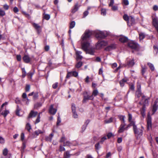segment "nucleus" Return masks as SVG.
Segmentation results:
<instances>
[{
  "instance_id": "23",
  "label": "nucleus",
  "mask_w": 158,
  "mask_h": 158,
  "mask_svg": "<svg viewBox=\"0 0 158 158\" xmlns=\"http://www.w3.org/2000/svg\"><path fill=\"white\" fill-rule=\"evenodd\" d=\"M71 154H70L69 152L68 151H66L64 152L63 155V158H69L70 157ZM59 158H62L60 157Z\"/></svg>"
},
{
  "instance_id": "40",
  "label": "nucleus",
  "mask_w": 158,
  "mask_h": 158,
  "mask_svg": "<svg viewBox=\"0 0 158 158\" xmlns=\"http://www.w3.org/2000/svg\"><path fill=\"white\" fill-rule=\"evenodd\" d=\"M145 35L143 33L139 34V37L140 40H142L145 37Z\"/></svg>"
},
{
  "instance_id": "48",
  "label": "nucleus",
  "mask_w": 158,
  "mask_h": 158,
  "mask_svg": "<svg viewBox=\"0 0 158 158\" xmlns=\"http://www.w3.org/2000/svg\"><path fill=\"white\" fill-rule=\"evenodd\" d=\"M33 98L34 99H36L37 98L38 96V92L34 93L33 95Z\"/></svg>"
},
{
  "instance_id": "38",
  "label": "nucleus",
  "mask_w": 158,
  "mask_h": 158,
  "mask_svg": "<svg viewBox=\"0 0 158 158\" xmlns=\"http://www.w3.org/2000/svg\"><path fill=\"white\" fill-rule=\"evenodd\" d=\"M26 128L28 131H29L31 129V126L29 123H27V124L26 126Z\"/></svg>"
},
{
  "instance_id": "17",
  "label": "nucleus",
  "mask_w": 158,
  "mask_h": 158,
  "mask_svg": "<svg viewBox=\"0 0 158 158\" xmlns=\"http://www.w3.org/2000/svg\"><path fill=\"white\" fill-rule=\"evenodd\" d=\"M32 25L37 30L38 33H40L41 31L40 27L38 24L33 23Z\"/></svg>"
},
{
  "instance_id": "47",
  "label": "nucleus",
  "mask_w": 158,
  "mask_h": 158,
  "mask_svg": "<svg viewBox=\"0 0 158 158\" xmlns=\"http://www.w3.org/2000/svg\"><path fill=\"white\" fill-rule=\"evenodd\" d=\"M72 112H74L76 111V107L74 104H72Z\"/></svg>"
},
{
  "instance_id": "31",
  "label": "nucleus",
  "mask_w": 158,
  "mask_h": 158,
  "mask_svg": "<svg viewBox=\"0 0 158 158\" xmlns=\"http://www.w3.org/2000/svg\"><path fill=\"white\" fill-rule=\"evenodd\" d=\"M75 22L74 21H72L70 23L69 27L70 29H72L75 27Z\"/></svg>"
},
{
  "instance_id": "25",
  "label": "nucleus",
  "mask_w": 158,
  "mask_h": 158,
  "mask_svg": "<svg viewBox=\"0 0 158 158\" xmlns=\"http://www.w3.org/2000/svg\"><path fill=\"white\" fill-rule=\"evenodd\" d=\"M158 108V106L156 105V103H155L153 106V108L152 111L153 113L152 114H153L156 112Z\"/></svg>"
},
{
  "instance_id": "46",
  "label": "nucleus",
  "mask_w": 158,
  "mask_h": 158,
  "mask_svg": "<svg viewBox=\"0 0 158 158\" xmlns=\"http://www.w3.org/2000/svg\"><path fill=\"white\" fill-rule=\"evenodd\" d=\"M142 74L143 75L144 73H145L146 69H147V67L146 66H144L143 67H142Z\"/></svg>"
},
{
  "instance_id": "11",
  "label": "nucleus",
  "mask_w": 158,
  "mask_h": 158,
  "mask_svg": "<svg viewBox=\"0 0 158 158\" xmlns=\"http://www.w3.org/2000/svg\"><path fill=\"white\" fill-rule=\"evenodd\" d=\"M74 50L76 51V54L77 60L81 59L82 58V56L81 55L82 52L81 51L77 50L76 49L74 48Z\"/></svg>"
},
{
  "instance_id": "55",
  "label": "nucleus",
  "mask_w": 158,
  "mask_h": 158,
  "mask_svg": "<svg viewBox=\"0 0 158 158\" xmlns=\"http://www.w3.org/2000/svg\"><path fill=\"white\" fill-rule=\"evenodd\" d=\"M114 3V0H110V2L109 4V6H112Z\"/></svg>"
},
{
  "instance_id": "2",
  "label": "nucleus",
  "mask_w": 158,
  "mask_h": 158,
  "mask_svg": "<svg viewBox=\"0 0 158 158\" xmlns=\"http://www.w3.org/2000/svg\"><path fill=\"white\" fill-rule=\"evenodd\" d=\"M7 104V102H5L2 105L0 109V114L4 117H6L9 113V110L6 109V106Z\"/></svg>"
},
{
  "instance_id": "58",
  "label": "nucleus",
  "mask_w": 158,
  "mask_h": 158,
  "mask_svg": "<svg viewBox=\"0 0 158 158\" xmlns=\"http://www.w3.org/2000/svg\"><path fill=\"white\" fill-rule=\"evenodd\" d=\"M73 116L75 118H77L78 117V115L76 112H73Z\"/></svg>"
},
{
  "instance_id": "1",
  "label": "nucleus",
  "mask_w": 158,
  "mask_h": 158,
  "mask_svg": "<svg viewBox=\"0 0 158 158\" xmlns=\"http://www.w3.org/2000/svg\"><path fill=\"white\" fill-rule=\"evenodd\" d=\"M92 34V32L88 30L85 31L81 37V47L82 49L87 53L93 55L94 52V49L91 46L88 40Z\"/></svg>"
},
{
  "instance_id": "37",
  "label": "nucleus",
  "mask_w": 158,
  "mask_h": 158,
  "mask_svg": "<svg viewBox=\"0 0 158 158\" xmlns=\"http://www.w3.org/2000/svg\"><path fill=\"white\" fill-rule=\"evenodd\" d=\"M72 145V143L69 141H66V142H64V146H71Z\"/></svg>"
},
{
  "instance_id": "61",
  "label": "nucleus",
  "mask_w": 158,
  "mask_h": 158,
  "mask_svg": "<svg viewBox=\"0 0 158 158\" xmlns=\"http://www.w3.org/2000/svg\"><path fill=\"white\" fill-rule=\"evenodd\" d=\"M21 56L19 55L17 56V59L18 61H20L21 60Z\"/></svg>"
},
{
  "instance_id": "44",
  "label": "nucleus",
  "mask_w": 158,
  "mask_h": 158,
  "mask_svg": "<svg viewBox=\"0 0 158 158\" xmlns=\"http://www.w3.org/2000/svg\"><path fill=\"white\" fill-rule=\"evenodd\" d=\"M8 152V151L6 148H5L3 151V154L5 156H6L7 155Z\"/></svg>"
},
{
  "instance_id": "3",
  "label": "nucleus",
  "mask_w": 158,
  "mask_h": 158,
  "mask_svg": "<svg viewBox=\"0 0 158 158\" xmlns=\"http://www.w3.org/2000/svg\"><path fill=\"white\" fill-rule=\"evenodd\" d=\"M128 46L132 49L138 51L139 50V45L133 41H131L128 43Z\"/></svg>"
},
{
  "instance_id": "4",
  "label": "nucleus",
  "mask_w": 158,
  "mask_h": 158,
  "mask_svg": "<svg viewBox=\"0 0 158 158\" xmlns=\"http://www.w3.org/2000/svg\"><path fill=\"white\" fill-rule=\"evenodd\" d=\"M133 129L136 136L142 135L143 133L142 129L137 128L136 126L134 123L133 124Z\"/></svg>"
},
{
  "instance_id": "45",
  "label": "nucleus",
  "mask_w": 158,
  "mask_h": 158,
  "mask_svg": "<svg viewBox=\"0 0 158 158\" xmlns=\"http://www.w3.org/2000/svg\"><path fill=\"white\" fill-rule=\"evenodd\" d=\"M5 15V12L2 10V9L0 8V16H3Z\"/></svg>"
},
{
  "instance_id": "42",
  "label": "nucleus",
  "mask_w": 158,
  "mask_h": 158,
  "mask_svg": "<svg viewBox=\"0 0 158 158\" xmlns=\"http://www.w3.org/2000/svg\"><path fill=\"white\" fill-rule=\"evenodd\" d=\"M98 93V91L97 89H95L93 90L92 95L96 96Z\"/></svg>"
},
{
  "instance_id": "59",
  "label": "nucleus",
  "mask_w": 158,
  "mask_h": 158,
  "mask_svg": "<svg viewBox=\"0 0 158 158\" xmlns=\"http://www.w3.org/2000/svg\"><path fill=\"white\" fill-rule=\"evenodd\" d=\"M9 6L6 4H5L3 5V8L5 10H8L9 9Z\"/></svg>"
},
{
  "instance_id": "29",
  "label": "nucleus",
  "mask_w": 158,
  "mask_h": 158,
  "mask_svg": "<svg viewBox=\"0 0 158 158\" xmlns=\"http://www.w3.org/2000/svg\"><path fill=\"white\" fill-rule=\"evenodd\" d=\"M123 18L125 21L127 22V23L128 22L129 20V18L127 15L124 14L123 16Z\"/></svg>"
},
{
  "instance_id": "16",
  "label": "nucleus",
  "mask_w": 158,
  "mask_h": 158,
  "mask_svg": "<svg viewBox=\"0 0 158 158\" xmlns=\"http://www.w3.org/2000/svg\"><path fill=\"white\" fill-rule=\"evenodd\" d=\"M142 102L144 106H147L148 104V99H145V97L143 96H142Z\"/></svg>"
},
{
  "instance_id": "14",
  "label": "nucleus",
  "mask_w": 158,
  "mask_h": 158,
  "mask_svg": "<svg viewBox=\"0 0 158 158\" xmlns=\"http://www.w3.org/2000/svg\"><path fill=\"white\" fill-rule=\"evenodd\" d=\"M22 97L24 99L23 101H26V104L27 105H28L29 103L30 100L28 98H27L26 94L25 93H23L22 95Z\"/></svg>"
},
{
  "instance_id": "12",
  "label": "nucleus",
  "mask_w": 158,
  "mask_h": 158,
  "mask_svg": "<svg viewBox=\"0 0 158 158\" xmlns=\"http://www.w3.org/2000/svg\"><path fill=\"white\" fill-rule=\"evenodd\" d=\"M135 96L136 98H139L142 96V93L141 91V86L140 85H139V87L138 88V89L136 92Z\"/></svg>"
},
{
  "instance_id": "20",
  "label": "nucleus",
  "mask_w": 158,
  "mask_h": 158,
  "mask_svg": "<svg viewBox=\"0 0 158 158\" xmlns=\"http://www.w3.org/2000/svg\"><path fill=\"white\" fill-rule=\"evenodd\" d=\"M37 112L31 111L30 113L28 118H30L34 117L37 115Z\"/></svg>"
},
{
  "instance_id": "53",
  "label": "nucleus",
  "mask_w": 158,
  "mask_h": 158,
  "mask_svg": "<svg viewBox=\"0 0 158 158\" xmlns=\"http://www.w3.org/2000/svg\"><path fill=\"white\" fill-rule=\"evenodd\" d=\"M72 76V73L71 72H69L67 74L66 76V77L67 78H69V77H70Z\"/></svg>"
},
{
  "instance_id": "9",
  "label": "nucleus",
  "mask_w": 158,
  "mask_h": 158,
  "mask_svg": "<svg viewBox=\"0 0 158 158\" xmlns=\"http://www.w3.org/2000/svg\"><path fill=\"white\" fill-rule=\"evenodd\" d=\"M57 110L56 109L54 108L53 105H51L49 108V112L51 114L54 115L56 113Z\"/></svg>"
},
{
  "instance_id": "24",
  "label": "nucleus",
  "mask_w": 158,
  "mask_h": 158,
  "mask_svg": "<svg viewBox=\"0 0 158 158\" xmlns=\"http://www.w3.org/2000/svg\"><path fill=\"white\" fill-rule=\"evenodd\" d=\"M54 134L53 133H51L49 136L46 137V139L47 141H51L52 139Z\"/></svg>"
},
{
  "instance_id": "50",
  "label": "nucleus",
  "mask_w": 158,
  "mask_h": 158,
  "mask_svg": "<svg viewBox=\"0 0 158 158\" xmlns=\"http://www.w3.org/2000/svg\"><path fill=\"white\" fill-rule=\"evenodd\" d=\"M61 122V119L60 117H58L57 118V122L56 123V124L57 126H58L60 125V123Z\"/></svg>"
},
{
  "instance_id": "34",
  "label": "nucleus",
  "mask_w": 158,
  "mask_h": 158,
  "mask_svg": "<svg viewBox=\"0 0 158 158\" xmlns=\"http://www.w3.org/2000/svg\"><path fill=\"white\" fill-rule=\"evenodd\" d=\"M21 109L19 108L18 107H17L16 111V115L19 116H21L22 115V114H19V112L20 111Z\"/></svg>"
},
{
  "instance_id": "26",
  "label": "nucleus",
  "mask_w": 158,
  "mask_h": 158,
  "mask_svg": "<svg viewBox=\"0 0 158 158\" xmlns=\"http://www.w3.org/2000/svg\"><path fill=\"white\" fill-rule=\"evenodd\" d=\"M127 79L124 78L120 81L119 83L121 87L124 86V83L127 81Z\"/></svg>"
},
{
  "instance_id": "5",
  "label": "nucleus",
  "mask_w": 158,
  "mask_h": 158,
  "mask_svg": "<svg viewBox=\"0 0 158 158\" xmlns=\"http://www.w3.org/2000/svg\"><path fill=\"white\" fill-rule=\"evenodd\" d=\"M107 44V43L104 41H99L96 44V49H99L102 48L105 46Z\"/></svg>"
},
{
  "instance_id": "32",
  "label": "nucleus",
  "mask_w": 158,
  "mask_h": 158,
  "mask_svg": "<svg viewBox=\"0 0 158 158\" xmlns=\"http://www.w3.org/2000/svg\"><path fill=\"white\" fill-rule=\"evenodd\" d=\"M82 65V62L81 61H80L78 62L76 64L75 66L77 68H79L81 67Z\"/></svg>"
},
{
  "instance_id": "49",
  "label": "nucleus",
  "mask_w": 158,
  "mask_h": 158,
  "mask_svg": "<svg viewBox=\"0 0 158 158\" xmlns=\"http://www.w3.org/2000/svg\"><path fill=\"white\" fill-rule=\"evenodd\" d=\"M30 89V86L29 85H27L26 86L25 90L26 92H28L29 91Z\"/></svg>"
},
{
  "instance_id": "18",
  "label": "nucleus",
  "mask_w": 158,
  "mask_h": 158,
  "mask_svg": "<svg viewBox=\"0 0 158 158\" xmlns=\"http://www.w3.org/2000/svg\"><path fill=\"white\" fill-rule=\"evenodd\" d=\"M80 6L79 5L78 3H76L73 8L72 10V12L73 13H75L78 10Z\"/></svg>"
},
{
  "instance_id": "22",
  "label": "nucleus",
  "mask_w": 158,
  "mask_h": 158,
  "mask_svg": "<svg viewBox=\"0 0 158 158\" xmlns=\"http://www.w3.org/2000/svg\"><path fill=\"white\" fill-rule=\"evenodd\" d=\"M153 24L156 28L158 27V20L157 18H154L153 19Z\"/></svg>"
},
{
  "instance_id": "21",
  "label": "nucleus",
  "mask_w": 158,
  "mask_h": 158,
  "mask_svg": "<svg viewBox=\"0 0 158 158\" xmlns=\"http://www.w3.org/2000/svg\"><path fill=\"white\" fill-rule=\"evenodd\" d=\"M23 59L25 62L28 63L30 62V59L28 56L25 55L23 57Z\"/></svg>"
},
{
  "instance_id": "56",
  "label": "nucleus",
  "mask_w": 158,
  "mask_h": 158,
  "mask_svg": "<svg viewBox=\"0 0 158 158\" xmlns=\"http://www.w3.org/2000/svg\"><path fill=\"white\" fill-rule=\"evenodd\" d=\"M123 2L125 5H128L129 4V2L128 0H123Z\"/></svg>"
},
{
  "instance_id": "6",
  "label": "nucleus",
  "mask_w": 158,
  "mask_h": 158,
  "mask_svg": "<svg viewBox=\"0 0 158 158\" xmlns=\"http://www.w3.org/2000/svg\"><path fill=\"white\" fill-rule=\"evenodd\" d=\"M108 35V34L106 31H99L96 33V36L97 37L104 38Z\"/></svg>"
},
{
  "instance_id": "57",
  "label": "nucleus",
  "mask_w": 158,
  "mask_h": 158,
  "mask_svg": "<svg viewBox=\"0 0 158 158\" xmlns=\"http://www.w3.org/2000/svg\"><path fill=\"white\" fill-rule=\"evenodd\" d=\"M106 139V136H104L101 138L100 142L102 143Z\"/></svg>"
},
{
  "instance_id": "35",
  "label": "nucleus",
  "mask_w": 158,
  "mask_h": 158,
  "mask_svg": "<svg viewBox=\"0 0 158 158\" xmlns=\"http://www.w3.org/2000/svg\"><path fill=\"white\" fill-rule=\"evenodd\" d=\"M43 17L45 19L48 20L50 19V15L48 14H45L43 16Z\"/></svg>"
},
{
  "instance_id": "7",
  "label": "nucleus",
  "mask_w": 158,
  "mask_h": 158,
  "mask_svg": "<svg viewBox=\"0 0 158 158\" xmlns=\"http://www.w3.org/2000/svg\"><path fill=\"white\" fill-rule=\"evenodd\" d=\"M83 94L84 98L83 100L84 102H85V101L87 100H92L94 99V98L93 95L89 96L88 94V92H85Z\"/></svg>"
},
{
  "instance_id": "27",
  "label": "nucleus",
  "mask_w": 158,
  "mask_h": 158,
  "mask_svg": "<svg viewBox=\"0 0 158 158\" xmlns=\"http://www.w3.org/2000/svg\"><path fill=\"white\" fill-rule=\"evenodd\" d=\"M120 120L122 122V123H125V116L120 115L118 116Z\"/></svg>"
},
{
  "instance_id": "43",
  "label": "nucleus",
  "mask_w": 158,
  "mask_h": 158,
  "mask_svg": "<svg viewBox=\"0 0 158 158\" xmlns=\"http://www.w3.org/2000/svg\"><path fill=\"white\" fill-rule=\"evenodd\" d=\"M106 10L105 9H102L101 11V15L104 16L105 15H106Z\"/></svg>"
},
{
  "instance_id": "51",
  "label": "nucleus",
  "mask_w": 158,
  "mask_h": 158,
  "mask_svg": "<svg viewBox=\"0 0 158 158\" xmlns=\"http://www.w3.org/2000/svg\"><path fill=\"white\" fill-rule=\"evenodd\" d=\"M5 143L4 139L2 137L0 136V143L1 144H3Z\"/></svg>"
},
{
  "instance_id": "62",
  "label": "nucleus",
  "mask_w": 158,
  "mask_h": 158,
  "mask_svg": "<svg viewBox=\"0 0 158 158\" xmlns=\"http://www.w3.org/2000/svg\"><path fill=\"white\" fill-rule=\"evenodd\" d=\"M13 11L15 13L18 12L19 11V9L16 7H15L13 9Z\"/></svg>"
},
{
  "instance_id": "52",
  "label": "nucleus",
  "mask_w": 158,
  "mask_h": 158,
  "mask_svg": "<svg viewBox=\"0 0 158 158\" xmlns=\"http://www.w3.org/2000/svg\"><path fill=\"white\" fill-rule=\"evenodd\" d=\"M114 136V135L111 132L108 133L107 135V136L108 139H110V137Z\"/></svg>"
},
{
  "instance_id": "36",
  "label": "nucleus",
  "mask_w": 158,
  "mask_h": 158,
  "mask_svg": "<svg viewBox=\"0 0 158 158\" xmlns=\"http://www.w3.org/2000/svg\"><path fill=\"white\" fill-rule=\"evenodd\" d=\"M41 114V113H40L39 115L38 116L37 118L35 121V124H37L39 123L40 121V114Z\"/></svg>"
},
{
  "instance_id": "54",
  "label": "nucleus",
  "mask_w": 158,
  "mask_h": 158,
  "mask_svg": "<svg viewBox=\"0 0 158 158\" xmlns=\"http://www.w3.org/2000/svg\"><path fill=\"white\" fill-rule=\"evenodd\" d=\"M132 119V116L131 114L130 113L128 114V120L129 122H131Z\"/></svg>"
},
{
  "instance_id": "30",
  "label": "nucleus",
  "mask_w": 158,
  "mask_h": 158,
  "mask_svg": "<svg viewBox=\"0 0 158 158\" xmlns=\"http://www.w3.org/2000/svg\"><path fill=\"white\" fill-rule=\"evenodd\" d=\"M148 65L152 71H153L154 70L155 68L153 65L152 64L150 63H148Z\"/></svg>"
},
{
  "instance_id": "60",
  "label": "nucleus",
  "mask_w": 158,
  "mask_h": 158,
  "mask_svg": "<svg viewBox=\"0 0 158 158\" xmlns=\"http://www.w3.org/2000/svg\"><path fill=\"white\" fill-rule=\"evenodd\" d=\"M103 69H102V68H101L99 69V73H98L100 75H101V74H102V75H103Z\"/></svg>"
},
{
  "instance_id": "41",
  "label": "nucleus",
  "mask_w": 158,
  "mask_h": 158,
  "mask_svg": "<svg viewBox=\"0 0 158 158\" xmlns=\"http://www.w3.org/2000/svg\"><path fill=\"white\" fill-rule=\"evenodd\" d=\"M72 73V76L76 77L78 76V73L75 71L71 72Z\"/></svg>"
},
{
  "instance_id": "13",
  "label": "nucleus",
  "mask_w": 158,
  "mask_h": 158,
  "mask_svg": "<svg viewBox=\"0 0 158 158\" xmlns=\"http://www.w3.org/2000/svg\"><path fill=\"white\" fill-rule=\"evenodd\" d=\"M127 65L130 67H132L135 64L134 60L133 59H129L127 58Z\"/></svg>"
},
{
  "instance_id": "10",
  "label": "nucleus",
  "mask_w": 158,
  "mask_h": 158,
  "mask_svg": "<svg viewBox=\"0 0 158 158\" xmlns=\"http://www.w3.org/2000/svg\"><path fill=\"white\" fill-rule=\"evenodd\" d=\"M147 128L148 129H150L152 127V121L150 115L148 114V120H147Z\"/></svg>"
},
{
  "instance_id": "33",
  "label": "nucleus",
  "mask_w": 158,
  "mask_h": 158,
  "mask_svg": "<svg viewBox=\"0 0 158 158\" xmlns=\"http://www.w3.org/2000/svg\"><path fill=\"white\" fill-rule=\"evenodd\" d=\"M153 48L154 49V52L156 54L158 52V46L157 45H155L153 46Z\"/></svg>"
},
{
  "instance_id": "19",
  "label": "nucleus",
  "mask_w": 158,
  "mask_h": 158,
  "mask_svg": "<svg viewBox=\"0 0 158 158\" xmlns=\"http://www.w3.org/2000/svg\"><path fill=\"white\" fill-rule=\"evenodd\" d=\"M119 40L121 42L125 43L128 40V38L125 36H122L119 38Z\"/></svg>"
},
{
  "instance_id": "63",
  "label": "nucleus",
  "mask_w": 158,
  "mask_h": 158,
  "mask_svg": "<svg viewBox=\"0 0 158 158\" xmlns=\"http://www.w3.org/2000/svg\"><path fill=\"white\" fill-rule=\"evenodd\" d=\"M112 6V9L114 11L118 9V7L117 6Z\"/></svg>"
},
{
  "instance_id": "39",
  "label": "nucleus",
  "mask_w": 158,
  "mask_h": 158,
  "mask_svg": "<svg viewBox=\"0 0 158 158\" xmlns=\"http://www.w3.org/2000/svg\"><path fill=\"white\" fill-rule=\"evenodd\" d=\"M113 121V119L112 118H110L108 119L105 120L104 121L105 123H108L112 122Z\"/></svg>"
},
{
  "instance_id": "64",
  "label": "nucleus",
  "mask_w": 158,
  "mask_h": 158,
  "mask_svg": "<svg viewBox=\"0 0 158 158\" xmlns=\"http://www.w3.org/2000/svg\"><path fill=\"white\" fill-rule=\"evenodd\" d=\"M57 86H58V83H56L53 85L52 87L54 89H56L57 87Z\"/></svg>"
},
{
  "instance_id": "15",
  "label": "nucleus",
  "mask_w": 158,
  "mask_h": 158,
  "mask_svg": "<svg viewBox=\"0 0 158 158\" xmlns=\"http://www.w3.org/2000/svg\"><path fill=\"white\" fill-rule=\"evenodd\" d=\"M116 48V46L114 44H111L110 45L108 46L105 48V50L109 51L110 50L115 49Z\"/></svg>"
},
{
  "instance_id": "8",
  "label": "nucleus",
  "mask_w": 158,
  "mask_h": 158,
  "mask_svg": "<svg viewBox=\"0 0 158 158\" xmlns=\"http://www.w3.org/2000/svg\"><path fill=\"white\" fill-rule=\"evenodd\" d=\"M126 124L121 123L118 131V132L119 133L123 132L125 130H127V127H125Z\"/></svg>"
},
{
  "instance_id": "28",
  "label": "nucleus",
  "mask_w": 158,
  "mask_h": 158,
  "mask_svg": "<svg viewBox=\"0 0 158 158\" xmlns=\"http://www.w3.org/2000/svg\"><path fill=\"white\" fill-rule=\"evenodd\" d=\"M44 132V131H43L40 130H38L37 131H35L34 132V134L36 135H38L40 134L43 133Z\"/></svg>"
}]
</instances>
